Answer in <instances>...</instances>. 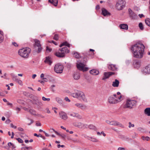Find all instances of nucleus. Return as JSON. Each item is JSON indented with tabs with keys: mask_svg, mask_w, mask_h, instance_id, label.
<instances>
[{
	"mask_svg": "<svg viewBox=\"0 0 150 150\" xmlns=\"http://www.w3.org/2000/svg\"><path fill=\"white\" fill-rule=\"evenodd\" d=\"M58 34H56L54 35L53 39L55 40H57L58 39Z\"/></svg>",
	"mask_w": 150,
	"mask_h": 150,
	"instance_id": "obj_46",
	"label": "nucleus"
},
{
	"mask_svg": "<svg viewBox=\"0 0 150 150\" xmlns=\"http://www.w3.org/2000/svg\"><path fill=\"white\" fill-rule=\"evenodd\" d=\"M137 101L135 100H128L124 107L126 108H132L133 107L135 106Z\"/></svg>",
	"mask_w": 150,
	"mask_h": 150,
	"instance_id": "obj_6",
	"label": "nucleus"
},
{
	"mask_svg": "<svg viewBox=\"0 0 150 150\" xmlns=\"http://www.w3.org/2000/svg\"><path fill=\"white\" fill-rule=\"evenodd\" d=\"M114 74V73L111 72H104V76L102 78L103 80H105V79L108 78Z\"/></svg>",
	"mask_w": 150,
	"mask_h": 150,
	"instance_id": "obj_15",
	"label": "nucleus"
},
{
	"mask_svg": "<svg viewBox=\"0 0 150 150\" xmlns=\"http://www.w3.org/2000/svg\"><path fill=\"white\" fill-rule=\"evenodd\" d=\"M88 68L87 67H83V69H82V71H88Z\"/></svg>",
	"mask_w": 150,
	"mask_h": 150,
	"instance_id": "obj_56",
	"label": "nucleus"
},
{
	"mask_svg": "<svg viewBox=\"0 0 150 150\" xmlns=\"http://www.w3.org/2000/svg\"><path fill=\"white\" fill-rule=\"evenodd\" d=\"M139 26L141 30H144V28L142 23H140L139 24Z\"/></svg>",
	"mask_w": 150,
	"mask_h": 150,
	"instance_id": "obj_39",
	"label": "nucleus"
},
{
	"mask_svg": "<svg viewBox=\"0 0 150 150\" xmlns=\"http://www.w3.org/2000/svg\"><path fill=\"white\" fill-rule=\"evenodd\" d=\"M141 61L139 60H133V66L134 68L138 69L141 66Z\"/></svg>",
	"mask_w": 150,
	"mask_h": 150,
	"instance_id": "obj_9",
	"label": "nucleus"
},
{
	"mask_svg": "<svg viewBox=\"0 0 150 150\" xmlns=\"http://www.w3.org/2000/svg\"><path fill=\"white\" fill-rule=\"evenodd\" d=\"M12 76V79L14 77H16L17 76H16L13 73H12L10 74Z\"/></svg>",
	"mask_w": 150,
	"mask_h": 150,
	"instance_id": "obj_54",
	"label": "nucleus"
},
{
	"mask_svg": "<svg viewBox=\"0 0 150 150\" xmlns=\"http://www.w3.org/2000/svg\"><path fill=\"white\" fill-rule=\"evenodd\" d=\"M126 2L124 0L119 1L116 4V6L118 10H122L125 6Z\"/></svg>",
	"mask_w": 150,
	"mask_h": 150,
	"instance_id": "obj_8",
	"label": "nucleus"
},
{
	"mask_svg": "<svg viewBox=\"0 0 150 150\" xmlns=\"http://www.w3.org/2000/svg\"><path fill=\"white\" fill-rule=\"evenodd\" d=\"M129 127L130 128L131 127H134V124H132L130 122H129Z\"/></svg>",
	"mask_w": 150,
	"mask_h": 150,
	"instance_id": "obj_50",
	"label": "nucleus"
},
{
	"mask_svg": "<svg viewBox=\"0 0 150 150\" xmlns=\"http://www.w3.org/2000/svg\"><path fill=\"white\" fill-rule=\"evenodd\" d=\"M88 59V57L87 56L84 57L83 58V62L84 63H86Z\"/></svg>",
	"mask_w": 150,
	"mask_h": 150,
	"instance_id": "obj_40",
	"label": "nucleus"
},
{
	"mask_svg": "<svg viewBox=\"0 0 150 150\" xmlns=\"http://www.w3.org/2000/svg\"><path fill=\"white\" fill-rule=\"evenodd\" d=\"M129 14L130 18L132 19L135 20L137 18V16L131 9L129 8L128 9Z\"/></svg>",
	"mask_w": 150,
	"mask_h": 150,
	"instance_id": "obj_12",
	"label": "nucleus"
},
{
	"mask_svg": "<svg viewBox=\"0 0 150 150\" xmlns=\"http://www.w3.org/2000/svg\"><path fill=\"white\" fill-rule=\"evenodd\" d=\"M47 51H49V52L51 51L52 50L48 46H47L46 48Z\"/></svg>",
	"mask_w": 150,
	"mask_h": 150,
	"instance_id": "obj_55",
	"label": "nucleus"
},
{
	"mask_svg": "<svg viewBox=\"0 0 150 150\" xmlns=\"http://www.w3.org/2000/svg\"><path fill=\"white\" fill-rule=\"evenodd\" d=\"M90 73L94 75H98L99 73V71L96 69H92L90 71Z\"/></svg>",
	"mask_w": 150,
	"mask_h": 150,
	"instance_id": "obj_20",
	"label": "nucleus"
},
{
	"mask_svg": "<svg viewBox=\"0 0 150 150\" xmlns=\"http://www.w3.org/2000/svg\"><path fill=\"white\" fill-rule=\"evenodd\" d=\"M55 85H52L50 87V89L51 91L53 92H54L55 91V90L53 89V88L55 87Z\"/></svg>",
	"mask_w": 150,
	"mask_h": 150,
	"instance_id": "obj_45",
	"label": "nucleus"
},
{
	"mask_svg": "<svg viewBox=\"0 0 150 150\" xmlns=\"http://www.w3.org/2000/svg\"><path fill=\"white\" fill-rule=\"evenodd\" d=\"M44 62L46 64H47L50 65H51L52 63V58L49 56L46 57L45 58V59L44 61Z\"/></svg>",
	"mask_w": 150,
	"mask_h": 150,
	"instance_id": "obj_16",
	"label": "nucleus"
},
{
	"mask_svg": "<svg viewBox=\"0 0 150 150\" xmlns=\"http://www.w3.org/2000/svg\"><path fill=\"white\" fill-rule=\"evenodd\" d=\"M75 105L81 109H84L86 108V106L85 105L81 103H76L75 104Z\"/></svg>",
	"mask_w": 150,
	"mask_h": 150,
	"instance_id": "obj_26",
	"label": "nucleus"
},
{
	"mask_svg": "<svg viewBox=\"0 0 150 150\" xmlns=\"http://www.w3.org/2000/svg\"><path fill=\"white\" fill-rule=\"evenodd\" d=\"M25 148H26V149L29 150V149H32V148L31 146L29 147H25Z\"/></svg>",
	"mask_w": 150,
	"mask_h": 150,
	"instance_id": "obj_59",
	"label": "nucleus"
},
{
	"mask_svg": "<svg viewBox=\"0 0 150 150\" xmlns=\"http://www.w3.org/2000/svg\"><path fill=\"white\" fill-rule=\"evenodd\" d=\"M71 96L74 98H77L80 100H82L85 102H87L84 93L81 91L77 90L75 93H71Z\"/></svg>",
	"mask_w": 150,
	"mask_h": 150,
	"instance_id": "obj_3",
	"label": "nucleus"
},
{
	"mask_svg": "<svg viewBox=\"0 0 150 150\" xmlns=\"http://www.w3.org/2000/svg\"><path fill=\"white\" fill-rule=\"evenodd\" d=\"M73 125L76 127L80 128H85L87 127V125L83 124L81 122H74Z\"/></svg>",
	"mask_w": 150,
	"mask_h": 150,
	"instance_id": "obj_13",
	"label": "nucleus"
},
{
	"mask_svg": "<svg viewBox=\"0 0 150 150\" xmlns=\"http://www.w3.org/2000/svg\"><path fill=\"white\" fill-rule=\"evenodd\" d=\"M142 73L144 75L150 74V64L145 66L142 71Z\"/></svg>",
	"mask_w": 150,
	"mask_h": 150,
	"instance_id": "obj_10",
	"label": "nucleus"
},
{
	"mask_svg": "<svg viewBox=\"0 0 150 150\" xmlns=\"http://www.w3.org/2000/svg\"><path fill=\"white\" fill-rule=\"evenodd\" d=\"M16 82H17L20 85H21L22 83V82L21 80L20 79H18V80Z\"/></svg>",
	"mask_w": 150,
	"mask_h": 150,
	"instance_id": "obj_51",
	"label": "nucleus"
},
{
	"mask_svg": "<svg viewBox=\"0 0 150 150\" xmlns=\"http://www.w3.org/2000/svg\"><path fill=\"white\" fill-rule=\"evenodd\" d=\"M73 77L74 79L75 80L79 79L80 77L79 73L78 72H75L73 75Z\"/></svg>",
	"mask_w": 150,
	"mask_h": 150,
	"instance_id": "obj_19",
	"label": "nucleus"
},
{
	"mask_svg": "<svg viewBox=\"0 0 150 150\" xmlns=\"http://www.w3.org/2000/svg\"><path fill=\"white\" fill-rule=\"evenodd\" d=\"M48 1L55 6H57L58 3V0H49Z\"/></svg>",
	"mask_w": 150,
	"mask_h": 150,
	"instance_id": "obj_25",
	"label": "nucleus"
},
{
	"mask_svg": "<svg viewBox=\"0 0 150 150\" xmlns=\"http://www.w3.org/2000/svg\"><path fill=\"white\" fill-rule=\"evenodd\" d=\"M145 114L148 116H150V108H146L144 111Z\"/></svg>",
	"mask_w": 150,
	"mask_h": 150,
	"instance_id": "obj_28",
	"label": "nucleus"
},
{
	"mask_svg": "<svg viewBox=\"0 0 150 150\" xmlns=\"http://www.w3.org/2000/svg\"><path fill=\"white\" fill-rule=\"evenodd\" d=\"M4 40V36L3 35V32L0 31V43L2 42Z\"/></svg>",
	"mask_w": 150,
	"mask_h": 150,
	"instance_id": "obj_30",
	"label": "nucleus"
},
{
	"mask_svg": "<svg viewBox=\"0 0 150 150\" xmlns=\"http://www.w3.org/2000/svg\"><path fill=\"white\" fill-rule=\"evenodd\" d=\"M64 99L66 100V101H68L69 102L70 101V100L67 97H66Z\"/></svg>",
	"mask_w": 150,
	"mask_h": 150,
	"instance_id": "obj_61",
	"label": "nucleus"
},
{
	"mask_svg": "<svg viewBox=\"0 0 150 150\" xmlns=\"http://www.w3.org/2000/svg\"><path fill=\"white\" fill-rule=\"evenodd\" d=\"M16 139L18 140V142L20 143H23V141L20 138H16Z\"/></svg>",
	"mask_w": 150,
	"mask_h": 150,
	"instance_id": "obj_49",
	"label": "nucleus"
},
{
	"mask_svg": "<svg viewBox=\"0 0 150 150\" xmlns=\"http://www.w3.org/2000/svg\"><path fill=\"white\" fill-rule=\"evenodd\" d=\"M14 81H15V82H16L18 80V79L17 78V76H16V77H14V78H13V79H12Z\"/></svg>",
	"mask_w": 150,
	"mask_h": 150,
	"instance_id": "obj_63",
	"label": "nucleus"
},
{
	"mask_svg": "<svg viewBox=\"0 0 150 150\" xmlns=\"http://www.w3.org/2000/svg\"><path fill=\"white\" fill-rule=\"evenodd\" d=\"M108 68L110 70L114 71L116 70L117 69L116 65L112 64L109 65L108 66Z\"/></svg>",
	"mask_w": 150,
	"mask_h": 150,
	"instance_id": "obj_21",
	"label": "nucleus"
},
{
	"mask_svg": "<svg viewBox=\"0 0 150 150\" xmlns=\"http://www.w3.org/2000/svg\"><path fill=\"white\" fill-rule=\"evenodd\" d=\"M145 140H146L147 141H148L150 140V138L148 137H145Z\"/></svg>",
	"mask_w": 150,
	"mask_h": 150,
	"instance_id": "obj_64",
	"label": "nucleus"
},
{
	"mask_svg": "<svg viewBox=\"0 0 150 150\" xmlns=\"http://www.w3.org/2000/svg\"><path fill=\"white\" fill-rule=\"evenodd\" d=\"M73 54L75 55V57L76 58H79L80 57L79 53L77 52H74Z\"/></svg>",
	"mask_w": 150,
	"mask_h": 150,
	"instance_id": "obj_36",
	"label": "nucleus"
},
{
	"mask_svg": "<svg viewBox=\"0 0 150 150\" xmlns=\"http://www.w3.org/2000/svg\"><path fill=\"white\" fill-rule=\"evenodd\" d=\"M64 67L63 65L59 63L56 64L54 67L55 71L57 73H62Z\"/></svg>",
	"mask_w": 150,
	"mask_h": 150,
	"instance_id": "obj_7",
	"label": "nucleus"
},
{
	"mask_svg": "<svg viewBox=\"0 0 150 150\" xmlns=\"http://www.w3.org/2000/svg\"><path fill=\"white\" fill-rule=\"evenodd\" d=\"M117 150H125V148H124L120 147L118 148Z\"/></svg>",
	"mask_w": 150,
	"mask_h": 150,
	"instance_id": "obj_60",
	"label": "nucleus"
},
{
	"mask_svg": "<svg viewBox=\"0 0 150 150\" xmlns=\"http://www.w3.org/2000/svg\"><path fill=\"white\" fill-rule=\"evenodd\" d=\"M69 115L73 117H76L79 118H81V116L77 113L73 112L70 113Z\"/></svg>",
	"mask_w": 150,
	"mask_h": 150,
	"instance_id": "obj_27",
	"label": "nucleus"
},
{
	"mask_svg": "<svg viewBox=\"0 0 150 150\" xmlns=\"http://www.w3.org/2000/svg\"><path fill=\"white\" fill-rule=\"evenodd\" d=\"M110 125L114 126H118L122 127H124V126L122 124L116 121H111Z\"/></svg>",
	"mask_w": 150,
	"mask_h": 150,
	"instance_id": "obj_17",
	"label": "nucleus"
},
{
	"mask_svg": "<svg viewBox=\"0 0 150 150\" xmlns=\"http://www.w3.org/2000/svg\"><path fill=\"white\" fill-rule=\"evenodd\" d=\"M119 81L117 79H115L114 81L113 82L112 86L114 87H117L119 86Z\"/></svg>",
	"mask_w": 150,
	"mask_h": 150,
	"instance_id": "obj_24",
	"label": "nucleus"
},
{
	"mask_svg": "<svg viewBox=\"0 0 150 150\" xmlns=\"http://www.w3.org/2000/svg\"><path fill=\"white\" fill-rule=\"evenodd\" d=\"M33 103L38 105L41 106L42 105V103L38 100H34Z\"/></svg>",
	"mask_w": 150,
	"mask_h": 150,
	"instance_id": "obj_29",
	"label": "nucleus"
},
{
	"mask_svg": "<svg viewBox=\"0 0 150 150\" xmlns=\"http://www.w3.org/2000/svg\"><path fill=\"white\" fill-rule=\"evenodd\" d=\"M11 127L14 128V129H16L17 128V127L14 126L13 124H11Z\"/></svg>",
	"mask_w": 150,
	"mask_h": 150,
	"instance_id": "obj_62",
	"label": "nucleus"
},
{
	"mask_svg": "<svg viewBox=\"0 0 150 150\" xmlns=\"http://www.w3.org/2000/svg\"><path fill=\"white\" fill-rule=\"evenodd\" d=\"M76 66L77 68L79 70L82 71L83 67H84V65L83 64L80 62L79 64H77Z\"/></svg>",
	"mask_w": 150,
	"mask_h": 150,
	"instance_id": "obj_23",
	"label": "nucleus"
},
{
	"mask_svg": "<svg viewBox=\"0 0 150 150\" xmlns=\"http://www.w3.org/2000/svg\"><path fill=\"white\" fill-rule=\"evenodd\" d=\"M115 98L113 95L110 96L108 98V101L110 104H115L118 103V99Z\"/></svg>",
	"mask_w": 150,
	"mask_h": 150,
	"instance_id": "obj_11",
	"label": "nucleus"
},
{
	"mask_svg": "<svg viewBox=\"0 0 150 150\" xmlns=\"http://www.w3.org/2000/svg\"><path fill=\"white\" fill-rule=\"evenodd\" d=\"M31 49L28 47L24 48L19 50L18 54L21 57L24 58H28L29 54L30 53Z\"/></svg>",
	"mask_w": 150,
	"mask_h": 150,
	"instance_id": "obj_2",
	"label": "nucleus"
},
{
	"mask_svg": "<svg viewBox=\"0 0 150 150\" xmlns=\"http://www.w3.org/2000/svg\"><path fill=\"white\" fill-rule=\"evenodd\" d=\"M113 96L115 98L117 99H117L118 100V102H120L121 101V98H122V96L120 95L119 96H117V95L116 94H114L113 95Z\"/></svg>",
	"mask_w": 150,
	"mask_h": 150,
	"instance_id": "obj_33",
	"label": "nucleus"
},
{
	"mask_svg": "<svg viewBox=\"0 0 150 150\" xmlns=\"http://www.w3.org/2000/svg\"><path fill=\"white\" fill-rule=\"evenodd\" d=\"M17 102L21 104L24 105V101L22 100L21 99H18L17 100Z\"/></svg>",
	"mask_w": 150,
	"mask_h": 150,
	"instance_id": "obj_38",
	"label": "nucleus"
},
{
	"mask_svg": "<svg viewBox=\"0 0 150 150\" xmlns=\"http://www.w3.org/2000/svg\"><path fill=\"white\" fill-rule=\"evenodd\" d=\"M88 127L90 129H93L94 130H97L96 127L95 126L92 124L89 125L88 126Z\"/></svg>",
	"mask_w": 150,
	"mask_h": 150,
	"instance_id": "obj_32",
	"label": "nucleus"
},
{
	"mask_svg": "<svg viewBox=\"0 0 150 150\" xmlns=\"http://www.w3.org/2000/svg\"><path fill=\"white\" fill-rule=\"evenodd\" d=\"M145 47L142 43H138L132 45L131 50L134 57L137 58H141L143 56V52Z\"/></svg>",
	"mask_w": 150,
	"mask_h": 150,
	"instance_id": "obj_1",
	"label": "nucleus"
},
{
	"mask_svg": "<svg viewBox=\"0 0 150 150\" xmlns=\"http://www.w3.org/2000/svg\"><path fill=\"white\" fill-rule=\"evenodd\" d=\"M119 27L121 29L127 30L128 27L127 24H121L120 25Z\"/></svg>",
	"mask_w": 150,
	"mask_h": 150,
	"instance_id": "obj_22",
	"label": "nucleus"
},
{
	"mask_svg": "<svg viewBox=\"0 0 150 150\" xmlns=\"http://www.w3.org/2000/svg\"><path fill=\"white\" fill-rule=\"evenodd\" d=\"M56 100L58 103L60 105L62 104L63 101L62 99L58 97H56L55 98Z\"/></svg>",
	"mask_w": 150,
	"mask_h": 150,
	"instance_id": "obj_31",
	"label": "nucleus"
},
{
	"mask_svg": "<svg viewBox=\"0 0 150 150\" xmlns=\"http://www.w3.org/2000/svg\"><path fill=\"white\" fill-rule=\"evenodd\" d=\"M60 117L64 120H67L68 117L66 113L63 111H61L59 112Z\"/></svg>",
	"mask_w": 150,
	"mask_h": 150,
	"instance_id": "obj_14",
	"label": "nucleus"
},
{
	"mask_svg": "<svg viewBox=\"0 0 150 150\" xmlns=\"http://www.w3.org/2000/svg\"><path fill=\"white\" fill-rule=\"evenodd\" d=\"M29 112L34 115H36V112L35 110L33 109H30L29 110Z\"/></svg>",
	"mask_w": 150,
	"mask_h": 150,
	"instance_id": "obj_35",
	"label": "nucleus"
},
{
	"mask_svg": "<svg viewBox=\"0 0 150 150\" xmlns=\"http://www.w3.org/2000/svg\"><path fill=\"white\" fill-rule=\"evenodd\" d=\"M57 135L61 137L63 139H65L66 137V136L63 134H61L59 133V134H57Z\"/></svg>",
	"mask_w": 150,
	"mask_h": 150,
	"instance_id": "obj_48",
	"label": "nucleus"
},
{
	"mask_svg": "<svg viewBox=\"0 0 150 150\" xmlns=\"http://www.w3.org/2000/svg\"><path fill=\"white\" fill-rule=\"evenodd\" d=\"M69 50H68L67 47H65L60 49L58 51L55 53V55L57 57L59 58H63L65 56V54L69 53Z\"/></svg>",
	"mask_w": 150,
	"mask_h": 150,
	"instance_id": "obj_4",
	"label": "nucleus"
},
{
	"mask_svg": "<svg viewBox=\"0 0 150 150\" xmlns=\"http://www.w3.org/2000/svg\"><path fill=\"white\" fill-rule=\"evenodd\" d=\"M13 144L11 142H9L8 143V146H6L5 147V148L8 149H9L12 146V145Z\"/></svg>",
	"mask_w": 150,
	"mask_h": 150,
	"instance_id": "obj_37",
	"label": "nucleus"
},
{
	"mask_svg": "<svg viewBox=\"0 0 150 150\" xmlns=\"http://www.w3.org/2000/svg\"><path fill=\"white\" fill-rule=\"evenodd\" d=\"M16 146L13 144L10 148H11V150H16Z\"/></svg>",
	"mask_w": 150,
	"mask_h": 150,
	"instance_id": "obj_53",
	"label": "nucleus"
},
{
	"mask_svg": "<svg viewBox=\"0 0 150 150\" xmlns=\"http://www.w3.org/2000/svg\"><path fill=\"white\" fill-rule=\"evenodd\" d=\"M42 79V81L39 80V81L40 82V83H42L44 82H47L48 81V80L46 78H43Z\"/></svg>",
	"mask_w": 150,
	"mask_h": 150,
	"instance_id": "obj_42",
	"label": "nucleus"
},
{
	"mask_svg": "<svg viewBox=\"0 0 150 150\" xmlns=\"http://www.w3.org/2000/svg\"><path fill=\"white\" fill-rule=\"evenodd\" d=\"M42 100L44 101H49L50 100V98H46L45 97L43 96L42 97Z\"/></svg>",
	"mask_w": 150,
	"mask_h": 150,
	"instance_id": "obj_44",
	"label": "nucleus"
},
{
	"mask_svg": "<svg viewBox=\"0 0 150 150\" xmlns=\"http://www.w3.org/2000/svg\"><path fill=\"white\" fill-rule=\"evenodd\" d=\"M145 22L146 24L149 26L150 27V19L147 18L146 19Z\"/></svg>",
	"mask_w": 150,
	"mask_h": 150,
	"instance_id": "obj_34",
	"label": "nucleus"
},
{
	"mask_svg": "<svg viewBox=\"0 0 150 150\" xmlns=\"http://www.w3.org/2000/svg\"><path fill=\"white\" fill-rule=\"evenodd\" d=\"M91 139V140L93 142H98L99 141L97 139H96L95 138H92V137H90V139Z\"/></svg>",
	"mask_w": 150,
	"mask_h": 150,
	"instance_id": "obj_41",
	"label": "nucleus"
},
{
	"mask_svg": "<svg viewBox=\"0 0 150 150\" xmlns=\"http://www.w3.org/2000/svg\"><path fill=\"white\" fill-rule=\"evenodd\" d=\"M11 122V121L9 119H8L6 120L5 123L6 124H9Z\"/></svg>",
	"mask_w": 150,
	"mask_h": 150,
	"instance_id": "obj_57",
	"label": "nucleus"
},
{
	"mask_svg": "<svg viewBox=\"0 0 150 150\" xmlns=\"http://www.w3.org/2000/svg\"><path fill=\"white\" fill-rule=\"evenodd\" d=\"M68 42L67 41H65L64 42H63L62 44H61L60 46V47H62L63 46H66L67 45Z\"/></svg>",
	"mask_w": 150,
	"mask_h": 150,
	"instance_id": "obj_43",
	"label": "nucleus"
},
{
	"mask_svg": "<svg viewBox=\"0 0 150 150\" xmlns=\"http://www.w3.org/2000/svg\"><path fill=\"white\" fill-rule=\"evenodd\" d=\"M102 13L104 16H109L110 15V13L105 8L102 9Z\"/></svg>",
	"mask_w": 150,
	"mask_h": 150,
	"instance_id": "obj_18",
	"label": "nucleus"
},
{
	"mask_svg": "<svg viewBox=\"0 0 150 150\" xmlns=\"http://www.w3.org/2000/svg\"><path fill=\"white\" fill-rule=\"evenodd\" d=\"M35 43L33 44V46L36 50V52L38 53H40L42 50L40 41L37 39L34 40Z\"/></svg>",
	"mask_w": 150,
	"mask_h": 150,
	"instance_id": "obj_5",
	"label": "nucleus"
},
{
	"mask_svg": "<svg viewBox=\"0 0 150 150\" xmlns=\"http://www.w3.org/2000/svg\"><path fill=\"white\" fill-rule=\"evenodd\" d=\"M12 45L15 47H17L18 46V45L15 42H12Z\"/></svg>",
	"mask_w": 150,
	"mask_h": 150,
	"instance_id": "obj_52",
	"label": "nucleus"
},
{
	"mask_svg": "<svg viewBox=\"0 0 150 150\" xmlns=\"http://www.w3.org/2000/svg\"><path fill=\"white\" fill-rule=\"evenodd\" d=\"M27 119L29 120H30V122H29V123H28V125H30L31 124H32L33 123V122L34 121H33V120H32L31 119H30L29 118H27Z\"/></svg>",
	"mask_w": 150,
	"mask_h": 150,
	"instance_id": "obj_47",
	"label": "nucleus"
},
{
	"mask_svg": "<svg viewBox=\"0 0 150 150\" xmlns=\"http://www.w3.org/2000/svg\"><path fill=\"white\" fill-rule=\"evenodd\" d=\"M18 130L20 131H23V129L21 127H19L18 128Z\"/></svg>",
	"mask_w": 150,
	"mask_h": 150,
	"instance_id": "obj_58",
	"label": "nucleus"
}]
</instances>
